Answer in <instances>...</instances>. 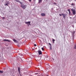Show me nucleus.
<instances>
[{"instance_id":"nucleus-1","label":"nucleus","mask_w":76,"mask_h":76,"mask_svg":"<svg viewBox=\"0 0 76 76\" xmlns=\"http://www.w3.org/2000/svg\"><path fill=\"white\" fill-rule=\"evenodd\" d=\"M71 11L72 12V13L73 15H76V10L74 8H72L71 10Z\"/></svg>"},{"instance_id":"nucleus-2","label":"nucleus","mask_w":76,"mask_h":76,"mask_svg":"<svg viewBox=\"0 0 76 76\" xmlns=\"http://www.w3.org/2000/svg\"><path fill=\"white\" fill-rule=\"evenodd\" d=\"M21 7L23 8V9H25L26 8V7L27 5H24L22 4L21 5Z\"/></svg>"},{"instance_id":"nucleus-3","label":"nucleus","mask_w":76,"mask_h":76,"mask_svg":"<svg viewBox=\"0 0 76 76\" xmlns=\"http://www.w3.org/2000/svg\"><path fill=\"white\" fill-rule=\"evenodd\" d=\"M68 11L69 12V15L70 16H72L73 15L72 13L70 12V9H68Z\"/></svg>"},{"instance_id":"nucleus-4","label":"nucleus","mask_w":76,"mask_h":76,"mask_svg":"<svg viewBox=\"0 0 76 76\" xmlns=\"http://www.w3.org/2000/svg\"><path fill=\"white\" fill-rule=\"evenodd\" d=\"M62 15L63 16V18L64 19H65L66 16V14H62Z\"/></svg>"},{"instance_id":"nucleus-5","label":"nucleus","mask_w":76,"mask_h":76,"mask_svg":"<svg viewBox=\"0 0 76 76\" xmlns=\"http://www.w3.org/2000/svg\"><path fill=\"white\" fill-rule=\"evenodd\" d=\"M25 23L27 25H31V21H28V22H25Z\"/></svg>"},{"instance_id":"nucleus-6","label":"nucleus","mask_w":76,"mask_h":76,"mask_svg":"<svg viewBox=\"0 0 76 76\" xmlns=\"http://www.w3.org/2000/svg\"><path fill=\"white\" fill-rule=\"evenodd\" d=\"M4 41H8V42H10L11 41L10 40H9L7 39H5L3 40Z\"/></svg>"},{"instance_id":"nucleus-7","label":"nucleus","mask_w":76,"mask_h":76,"mask_svg":"<svg viewBox=\"0 0 76 76\" xmlns=\"http://www.w3.org/2000/svg\"><path fill=\"white\" fill-rule=\"evenodd\" d=\"M49 44L50 45V50H52V46H51V44L50 43H49Z\"/></svg>"},{"instance_id":"nucleus-8","label":"nucleus","mask_w":76,"mask_h":76,"mask_svg":"<svg viewBox=\"0 0 76 76\" xmlns=\"http://www.w3.org/2000/svg\"><path fill=\"white\" fill-rule=\"evenodd\" d=\"M41 15L42 16H45V14L44 13H43L41 14Z\"/></svg>"},{"instance_id":"nucleus-9","label":"nucleus","mask_w":76,"mask_h":76,"mask_svg":"<svg viewBox=\"0 0 76 76\" xmlns=\"http://www.w3.org/2000/svg\"><path fill=\"white\" fill-rule=\"evenodd\" d=\"M38 52L39 55H41L42 54V52L41 50H39Z\"/></svg>"},{"instance_id":"nucleus-10","label":"nucleus","mask_w":76,"mask_h":76,"mask_svg":"<svg viewBox=\"0 0 76 76\" xmlns=\"http://www.w3.org/2000/svg\"><path fill=\"white\" fill-rule=\"evenodd\" d=\"M18 70L19 72V73H20V67H18Z\"/></svg>"},{"instance_id":"nucleus-11","label":"nucleus","mask_w":76,"mask_h":76,"mask_svg":"<svg viewBox=\"0 0 76 76\" xmlns=\"http://www.w3.org/2000/svg\"><path fill=\"white\" fill-rule=\"evenodd\" d=\"M41 59V57H39L38 58V60H40Z\"/></svg>"},{"instance_id":"nucleus-12","label":"nucleus","mask_w":76,"mask_h":76,"mask_svg":"<svg viewBox=\"0 0 76 76\" xmlns=\"http://www.w3.org/2000/svg\"><path fill=\"white\" fill-rule=\"evenodd\" d=\"M13 41H14V42H17V41L15 39H14Z\"/></svg>"},{"instance_id":"nucleus-13","label":"nucleus","mask_w":76,"mask_h":76,"mask_svg":"<svg viewBox=\"0 0 76 76\" xmlns=\"http://www.w3.org/2000/svg\"><path fill=\"white\" fill-rule=\"evenodd\" d=\"M53 39V40H52V41H53V43H54V42H54V41H55V39Z\"/></svg>"},{"instance_id":"nucleus-14","label":"nucleus","mask_w":76,"mask_h":76,"mask_svg":"<svg viewBox=\"0 0 76 76\" xmlns=\"http://www.w3.org/2000/svg\"><path fill=\"white\" fill-rule=\"evenodd\" d=\"M42 2V0H39V3H41Z\"/></svg>"},{"instance_id":"nucleus-15","label":"nucleus","mask_w":76,"mask_h":76,"mask_svg":"<svg viewBox=\"0 0 76 76\" xmlns=\"http://www.w3.org/2000/svg\"><path fill=\"white\" fill-rule=\"evenodd\" d=\"M71 6H74V3H72L71 4Z\"/></svg>"},{"instance_id":"nucleus-16","label":"nucleus","mask_w":76,"mask_h":76,"mask_svg":"<svg viewBox=\"0 0 76 76\" xmlns=\"http://www.w3.org/2000/svg\"><path fill=\"white\" fill-rule=\"evenodd\" d=\"M0 73H3V72L1 70V71H0Z\"/></svg>"},{"instance_id":"nucleus-17","label":"nucleus","mask_w":76,"mask_h":76,"mask_svg":"<svg viewBox=\"0 0 76 76\" xmlns=\"http://www.w3.org/2000/svg\"><path fill=\"white\" fill-rule=\"evenodd\" d=\"M74 48L75 49H76V44L75 45V47H74Z\"/></svg>"},{"instance_id":"nucleus-18","label":"nucleus","mask_w":76,"mask_h":76,"mask_svg":"<svg viewBox=\"0 0 76 76\" xmlns=\"http://www.w3.org/2000/svg\"><path fill=\"white\" fill-rule=\"evenodd\" d=\"M59 15L60 16H63V15H62V14H59Z\"/></svg>"},{"instance_id":"nucleus-19","label":"nucleus","mask_w":76,"mask_h":76,"mask_svg":"<svg viewBox=\"0 0 76 76\" xmlns=\"http://www.w3.org/2000/svg\"><path fill=\"white\" fill-rule=\"evenodd\" d=\"M42 50L43 51H44V48H42Z\"/></svg>"},{"instance_id":"nucleus-20","label":"nucleus","mask_w":76,"mask_h":76,"mask_svg":"<svg viewBox=\"0 0 76 76\" xmlns=\"http://www.w3.org/2000/svg\"><path fill=\"white\" fill-rule=\"evenodd\" d=\"M5 6H8V4H6L5 5Z\"/></svg>"},{"instance_id":"nucleus-21","label":"nucleus","mask_w":76,"mask_h":76,"mask_svg":"<svg viewBox=\"0 0 76 76\" xmlns=\"http://www.w3.org/2000/svg\"><path fill=\"white\" fill-rule=\"evenodd\" d=\"M34 46H37V45H36V44H34Z\"/></svg>"},{"instance_id":"nucleus-22","label":"nucleus","mask_w":76,"mask_h":76,"mask_svg":"<svg viewBox=\"0 0 76 76\" xmlns=\"http://www.w3.org/2000/svg\"><path fill=\"white\" fill-rule=\"evenodd\" d=\"M21 4H22V2H19Z\"/></svg>"},{"instance_id":"nucleus-23","label":"nucleus","mask_w":76,"mask_h":76,"mask_svg":"<svg viewBox=\"0 0 76 76\" xmlns=\"http://www.w3.org/2000/svg\"><path fill=\"white\" fill-rule=\"evenodd\" d=\"M2 19H4L5 18H4V17H2Z\"/></svg>"},{"instance_id":"nucleus-24","label":"nucleus","mask_w":76,"mask_h":76,"mask_svg":"<svg viewBox=\"0 0 76 76\" xmlns=\"http://www.w3.org/2000/svg\"><path fill=\"white\" fill-rule=\"evenodd\" d=\"M54 4H56V3H54Z\"/></svg>"},{"instance_id":"nucleus-25","label":"nucleus","mask_w":76,"mask_h":76,"mask_svg":"<svg viewBox=\"0 0 76 76\" xmlns=\"http://www.w3.org/2000/svg\"><path fill=\"white\" fill-rule=\"evenodd\" d=\"M28 1H30V2L31 1V0H28Z\"/></svg>"},{"instance_id":"nucleus-26","label":"nucleus","mask_w":76,"mask_h":76,"mask_svg":"<svg viewBox=\"0 0 76 76\" xmlns=\"http://www.w3.org/2000/svg\"><path fill=\"white\" fill-rule=\"evenodd\" d=\"M53 60H54V59L53 58Z\"/></svg>"},{"instance_id":"nucleus-27","label":"nucleus","mask_w":76,"mask_h":76,"mask_svg":"<svg viewBox=\"0 0 76 76\" xmlns=\"http://www.w3.org/2000/svg\"><path fill=\"white\" fill-rule=\"evenodd\" d=\"M37 74H38V73H37Z\"/></svg>"}]
</instances>
